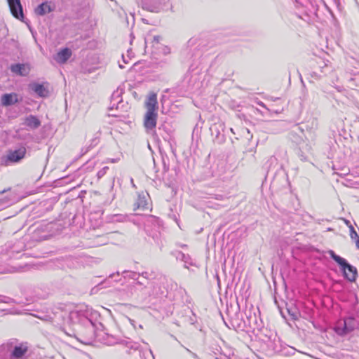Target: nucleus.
<instances>
[{"label":"nucleus","instance_id":"f257e3e1","mask_svg":"<svg viewBox=\"0 0 359 359\" xmlns=\"http://www.w3.org/2000/svg\"><path fill=\"white\" fill-rule=\"evenodd\" d=\"M145 106L147 112L144 116V126L149 133L151 130H154L156 126L158 102L156 93H149L145 102Z\"/></svg>","mask_w":359,"mask_h":359},{"label":"nucleus","instance_id":"f03ea898","mask_svg":"<svg viewBox=\"0 0 359 359\" xmlns=\"http://www.w3.org/2000/svg\"><path fill=\"white\" fill-rule=\"evenodd\" d=\"M335 332L341 336L359 329V316H349L343 320H339L335 327Z\"/></svg>","mask_w":359,"mask_h":359},{"label":"nucleus","instance_id":"7ed1b4c3","mask_svg":"<svg viewBox=\"0 0 359 359\" xmlns=\"http://www.w3.org/2000/svg\"><path fill=\"white\" fill-rule=\"evenodd\" d=\"M330 256L340 266L344 277L349 281H354L357 275L356 269L347 263L346 260L336 255L334 251H329Z\"/></svg>","mask_w":359,"mask_h":359},{"label":"nucleus","instance_id":"20e7f679","mask_svg":"<svg viewBox=\"0 0 359 359\" xmlns=\"http://www.w3.org/2000/svg\"><path fill=\"white\" fill-rule=\"evenodd\" d=\"M165 0H142L143 9L151 12H158L162 9Z\"/></svg>","mask_w":359,"mask_h":359},{"label":"nucleus","instance_id":"39448f33","mask_svg":"<svg viewBox=\"0 0 359 359\" xmlns=\"http://www.w3.org/2000/svg\"><path fill=\"white\" fill-rule=\"evenodd\" d=\"M26 154V148L21 147L14 151H10L6 156V162L18 163L22 160Z\"/></svg>","mask_w":359,"mask_h":359},{"label":"nucleus","instance_id":"423d86ee","mask_svg":"<svg viewBox=\"0 0 359 359\" xmlns=\"http://www.w3.org/2000/svg\"><path fill=\"white\" fill-rule=\"evenodd\" d=\"M11 13L18 19L23 18L22 7L20 0H7Z\"/></svg>","mask_w":359,"mask_h":359},{"label":"nucleus","instance_id":"0eeeda50","mask_svg":"<svg viewBox=\"0 0 359 359\" xmlns=\"http://www.w3.org/2000/svg\"><path fill=\"white\" fill-rule=\"evenodd\" d=\"M54 6L51 2L46 1L39 5L34 10V12L38 15H44L53 11Z\"/></svg>","mask_w":359,"mask_h":359},{"label":"nucleus","instance_id":"6e6552de","mask_svg":"<svg viewBox=\"0 0 359 359\" xmlns=\"http://www.w3.org/2000/svg\"><path fill=\"white\" fill-rule=\"evenodd\" d=\"M29 86L31 89L40 97H44L48 95L49 91L48 90V88L47 86H45L43 84L34 83L30 84Z\"/></svg>","mask_w":359,"mask_h":359},{"label":"nucleus","instance_id":"1a4fd4ad","mask_svg":"<svg viewBox=\"0 0 359 359\" xmlns=\"http://www.w3.org/2000/svg\"><path fill=\"white\" fill-rule=\"evenodd\" d=\"M28 351V347L25 344H20L18 346H15L13 351L11 353V358L16 359L22 358Z\"/></svg>","mask_w":359,"mask_h":359},{"label":"nucleus","instance_id":"9d476101","mask_svg":"<svg viewBox=\"0 0 359 359\" xmlns=\"http://www.w3.org/2000/svg\"><path fill=\"white\" fill-rule=\"evenodd\" d=\"M11 70L18 75L27 76L29 74V69L24 64H16L11 67Z\"/></svg>","mask_w":359,"mask_h":359},{"label":"nucleus","instance_id":"9b49d317","mask_svg":"<svg viewBox=\"0 0 359 359\" xmlns=\"http://www.w3.org/2000/svg\"><path fill=\"white\" fill-rule=\"evenodd\" d=\"M72 55V51L66 48L57 53L55 59L59 63H65Z\"/></svg>","mask_w":359,"mask_h":359},{"label":"nucleus","instance_id":"f8f14e48","mask_svg":"<svg viewBox=\"0 0 359 359\" xmlns=\"http://www.w3.org/2000/svg\"><path fill=\"white\" fill-rule=\"evenodd\" d=\"M25 124L32 129H36L40 126L41 121L35 116L29 115L26 117Z\"/></svg>","mask_w":359,"mask_h":359},{"label":"nucleus","instance_id":"ddd939ff","mask_svg":"<svg viewBox=\"0 0 359 359\" xmlns=\"http://www.w3.org/2000/svg\"><path fill=\"white\" fill-rule=\"evenodd\" d=\"M17 102L15 94H4L1 97V103L4 106L11 105Z\"/></svg>","mask_w":359,"mask_h":359},{"label":"nucleus","instance_id":"4468645a","mask_svg":"<svg viewBox=\"0 0 359 359\" xmlns=\"http://www.w3.org/2000/svg\"><path fill=\"white\" fill-rule=\"evenodd\" d=\"M346 223L347 224H349L350 236L352 238V240L355 241L356 246L359 249V236L358 235L357 232L355 231L353 225L351 224L348 221H346Z\"/></svg>","mask_w":359,"mask_h":359},{"label":"nucleus","instance_id":"2eb2a0df","mask_svg":"<svg viewBox=\"0 0 359 359\" xmlns=\"http://www.w3.org/2000/svg\"><path fill=\"white\" fill-rule=\"evenodd\" d=\"M122 342H123L122 341H119L118 339H116V337H114L112 335L107 334V336L106 344L109 346H112V345H114L116 344H121Z\"/></svg>","mask_w":359,"mask_h":359},{"label":"nucleus","instance_id":"dca6fc26","mask_svg":"<svg viewBox=\"0 0 359 359\" xmlns=\"http://www.w3.org/2000/svg\"><path fill=\"white\" fill-rule=\"evenodd\" d=\"M81 312L79 311H73L69 313V318L71 320L75 322L79 320V316H81Z\"/></svg>","mask_w":359,"mask_h":359},{"label":"nucleus","instance_id":"f3484780","mask_svg":"<svg viewBox=\"0 0 359 359\" xmlns=\"http://www.w3.org/2000/svg\"><path fill=\"white\" fill-rule=\"evenodd\" d=\"M161 39V37L160 36H154L152 41L151 42V43L152 44V46L155 47L156 48H158V46L160 43Z\"/></svg>","mask_w":359,"mask_h":359},{"label":"nucleus","instance_id":"a211bd4d","mask_svg":"<svg viewBox=\"0 0 359 359\" xmlns=\"http://www.w3.org/2000/svg\"><path fill=\"white\" fill-rule=\"evenodd\" d=\"M11 304L14 302V300L10 297L0 296V303Z\"/></svg>","mask_w":359,"mask_h":359},{"label":"nucleus","instance_id":"6ab92c4d","mask_svg":"<svg viewBox=\"0 0 359 359\" xmlns=\"http://www.w3.org/2000/svg\"><path fill=\"white\" fill-rule=\"evenodd\" d=\"M131 275L130 276L133 279H136L137 276H139L137 273H135V272H131L130 273Z\"/></svg>","mask_w":359,"mask_h":359},{"label":"nucleus","instance_id":"aec40b11","mask_svg":"<svg viewBox=\"0 0 359 359\" xmlns=\"http://www.w3.org/2000/svg\"><path fill=\"white\" fill-rule=\"evenodd\" d=\"M269 161L271 162H276L277 161V159L274 156H271V158H269Z\"/></svg>","mask_w":359,"mask_h":359},{"label":"nucleus","instance_id":"412c9836","mask_svg":"<svg viewBox=\"0 0 359 359\" xmlns=\"http://www.w3.org/2000/svg\"><path fill=\"white\" fill-rule=\"evenodd\" d=\"M147 275H148V273L147 272H144L142 273V276L145 278H147Z\"/></svg>","mask_w":359,"mask_h":359},{"label":"nucleus","instance_id":"4be33fe9","mask_svg":"<svg viewBox=\"0 0 359 359\" xmlns=\"http://www.w3.org/2000/svg\"><path fill=\"white\" fill-rule=\"evenodd\" d=\"M122 57H123V59L124 62L126 63V62L125 61V57H124V55H122Z\"/></svg>","mask_w":359,"mask_h":359},{"label":"nucleus","instance_id":"5701e85b","mask_svg":"<svg viewBox=\"0 0 359 359\" xmlns=\"http://www.w3.org/2000/svg\"><path fill=\"white\" fill-rule=\"evenodd\" d=\"M193 355H194V356L195 358H197V355H196V354H195V353H193Z\"/></svg>","mask_w":359,"mask_h":359},{"label":"nucleus","instance_id":"b1692460","mask_svg":"<svg viewBox=\"0 0 359 359\" xmlns=\"http://www.w3.org/2000/svg\"><path fill=\"white\" fill-rule=\"evenodd\" d=\"M119 67H120L121 68H123V66L122 65H119Z\"/></svg>","mask_w":359,"mask_h":359},{"label":"nucleus","instance_id":"393cba45","mask_svg":"<svg viewBox=\"0 0 359 359\" xmlns=\"http://www.w3.org/2000/svg\"><path fill=\"white\" fill-rule=\"evenodd\" d=\"M145 43H146V47H147L148 42L147 41H145Z\"/></svg>","mask_w":359,"mask_h":359},{"label":"nucleus","instance_id":"a878e982","mask_svg":"<svg viewBox=\"0 0 359 359\" xmlns=\"http://www.w3.org/2000/svg\"><path fill=\"white\" fill-rule=\"evenodd\" d=\"M98 175H102V172H98Z\"/></svg>","mask_w":359,"mask_h":359},{"label":"nucleus","instance_id":"bb28decb","mask_svg":"<svg viewBox=\"0 0 359 359\" xmlns=\"http://www.w3.org/2000/svg\"><path fill=\"white\" fill-rule=\"evenodd\" d=\"M98 175H102V172H98Z\"/></svg>","mask_w":359,"mask_h":359},{"label":"nucleus","instance_id":"cd10ccee","mask_svg":"<svg viewBox=\"0 0 359 359\" xmlns=\"http://www.w3.org/2000/svg\"><path fill=\"white\" fill-rule=\"evenodd\" d=\"M215 359H219V358H215Z\"/></svg>","mask_w":359,"mask_h":359}]
</instances>
